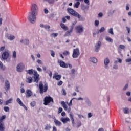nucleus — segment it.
<instances>
[{
  "mask_svg": "<svg viewBox=\"0 0 131 131\" xmlns=\"http://www.w3.org/2000/svg\"><path fill=\"white\" fill-rule=\"evenodd\" d=\"M38 15V7L35 4H32L31 6V12L29 13L28 20L33 24L36 21V16Z\"/></svg>",
  "mask_w": 131,
  "mask_h": 131,
  "instance_id": "nucleus-1",
  "label": "nucleus"
},
{
  "mask_svg": "<svg viewBox=\"0 0 131 131\" xmlns=\"http://www.w3.org/2000/svg\"><path fill=\"white\" fill-rule=\"evenodd\" d=\"M27 73L31 75L34 73V76L33 77L34 79V82L36 83H38L40 78H39V75L37 73V71L33 70V69H30L26 71Z\"/></svg>",
  "mask_w": 131,
  "mask_h": 131,
  "instance_id": "nucleus-2",
  "label": "nucleus"
},
{
  "mask_svg": "<svg viewBox=\"0 0 131 131\" xmlns=\"http://www.w3.org/2000/svg\"><path fill=\"white\" fill-rule=\"evenodd\" d=\"M39 89L40 95H43V93H47L48 92V83H45L43 85L42 82H39Z\"/></svg>",
  "mask_w": 131,
  "mask_h": 131,
  "instance_id": "nucleus-3",
  "label": "nucleus"
},
{
  "mask_svg": "<svg viewBox=\"0 0 131 131\" xmlns=\"http://www.w3.org/2000/svg\"><path fill=\"white\" fill-rule=\"evenodd\" d=\"M67 11L69 14L74 16V17H77L78 19H80L81 18V16L76 11H75L72 8H68Z\"/></svg>",
  "mask_w": 131,
  "mask_h": 131,
  "instance_id": "nucleus-4",
  "label": "nucleus"
},
{
  "mask_svg": "<svg viewBox=\"0 0 131 131\" xmlns=\"http://www.w3.org/2000/svg\"><path fill=\"white\" fill-rule=\"evenodd\" d=\"M43 101V105H45V106H48L51 102L54 103V99L50 96L45 97Z\"/></svg>",
  "mask_w": 131,
  "mask_h": 131,
  "instance_id": "nucleus-5",
  "label": "nucleus"
},
{
  "mask_svg": "<svg viewBox=\"0 0 131 131\" xmlns=\"http://www.w3.org/2000/svg\"><path fill=\"white\" fill-rule=\"evenodd\" d=\"M80 55V52H79V49L76 48L73 50L72 57L74 59L78 58Z\"/></svg>",
  "mask_w": 131,
  "mask_h": 131,
  "instance_id": "nucleus-6",
  "label": "nucleus"
},
{
  "mask_svg": "<svg viewBox=\"0 0 131 131\" xmlns=\"http://www.w3.org/2000/svg\"><path fill=\"white\" fill-rule=\"evenodd\" d=\"M16 70L18 72H22L25 68V66L23 63H19L16 68Z\"/></svg>",
  "mask_w": 131,
  "mask_h": 131,
  "instance_id": "nucleus-7",
  "label": "nucleus"
},
{
  "mask_svg": "<svg viewBox=\"0 0 131 131\" xmlns=\"http://www.w3.org/2000/svg\"><path fill=\"white\" fill-rule=\"evenodd\" d=\"M75 30L77 32V33H82L83 32V27L82 25H78L75 27Z\"/></svg>",
  "mask_w": 131,
  "mask_h": 131,
  "instance_id": "nucleus-8",
  "label": "nucleus"
},
{
  "mask_svg": "<svg viewBox=\"0 0 131 131\" xmlns=\"http://www.w3.org/2000/svg\"><path fill=\"white\" fill-rule=\"evenodd\" d=\"M73 29H74V26H71L70 27V30H68L65 34H64V36H70L71 35V33H72L73 31Z\"/></svg>",
  "mask_w": 131,
  "mask_h": 131,
  "instance_id": "nucleus-9",
  "label": "nucleus"
},
{
  "mask_svg": "<svg viewBox=\"0 0 131 131\" xmlns=\"http://www.w3.org/2000/svg\"><path fill=\"white\" fill-rule=\"evenodd\" d=\"M16 102L17 103H18V104H19V105L21 106V107H23V108L25 109L26 111L28 110V109L27 108V107H26V106L24 105V104L23 103L22 101H21V99L20 98H17L16 99Z\"/></svg>",
  "mask_w": 131,
  "mask_h": 131,
  "instance_id": "nucleus-10",
  "label": "nucleus"
},
{
  "mask_svg": "<svg viewBox=\"0 0 131 131\" xmlns=\"http://www.w3.org/2000/svg\"><path fill=\"white\" fill-rule=\"evenodd\" d=\"M58 63L59 64V66L62 68H67L68 67V64L65 63L63 61L58 60Z\"/></svg>",
  "mask_w": 131,
  "mask_h": 131,
  "instance_id": "nucleus-11",
  "label": "nucleus"
},
{
  "mask_svg": "<svg viewBox=\"0 0 131 131\" xmlns=\"http://www.w3.org/2000/svg\"><path fill=\"white\" fill-rule=\"evenodd\" d=\"M9 55L10 54L9 53V52L8 51L4 52L2 54V58L3 60H7V59L9 58Z\"/></svg>",
  "mask_w": 131,
  "mask_h": 131,
  "instance_id": "nucleus-12",
  "label": "nucleus"
},
{
  "mask_svg": "<svg viewBox=\"0 0 131 131\" xmlns=\"http://www.w3.org/2000/svg\"><path fill=\"white\" fill-rule=\"evenodd\" d=\"M11 87V84L9 82V80H6L5 81V90L8 92L9 90H10V88Z\"/></svg>",
  "mask_w": 131,
  "mask_h": 131,
  "instance_id": "nucleus-13",
  "label": "nucleus"
},
{
  "mask_svg": "<svg viewBox=\"0 0 131 131\" xmlns=\"http://www.w3.org/2000/svg\"><path fill=\"white\" fill-rule=\"evenodd\" d=\"M62 77V75H58V73H55L53 76V78L56 79V80H60Z\"/></svg>",
  "mask_w": 131,
  "mask_h": 131,
  "instance_id": "nucleus-14",
  "label": "nucleus"
},
{
  "mask_svg": "<svg viewBox=\"0 0 131 131\" xmlns=\"http://www.w3.org/2000/svg\"><path fill=\"white\" fill-rule=\"evenodd\" d=\"M60 120L64 124L67 123V122H70V119H69V118L68 117H67V118L62 117L60 119Z\"/></svg>",
  "mask_w": 131,
  "mask_h": 131,
  "instance_id": "nucleus-15",
  "label": "nucleus"
},
{
  "mask_svg": "<svg viewBox=\"0 0 131 131\" xmlns=\"http://www.w3.org/2000/svg\"><path fill=\"white\" fill-rule=\"evenodd\" d=\"M101 45L102 43L101 42V41H99L98 43L95 45V52H99V50H100V48Z\"/></svg>",
  "mask_w": 131,
  "mask_h": 131,
  "instance_id": "nucleus-16",
  "label": "nucleus"
},
{
  "mask_svg": "<svg viewBox=\"0 0 131 131\" xmlns=\"http://www.w3.org/2000/svg\"><path fill=\"white\" fill-rule=\"evenodd\" d=\"M106 29H105V28L104 27H101V28L99 30L98 32H96V33H93V36L94 37H96V34H99V32L100 33H102V32H104V30H105Z\"/></svg>",
  "mask_w": 131,
  "mask_h": 131,
  "instance_id": "nucleus-17",
  "label": "nucleus"
},
{
  "mask_svg": "<svg viewBox=\"0 0 131 131\" xmlns=\"http://www.w3.org/2000/svg\"><path fill=\"white\" fill-rule=\"evenodd\" d=\"M27 94L26 95V98H30L32 96V92L31 90L30 89H28L26 90Z\"/></svg>",
  "mask_w": 131,
  "mask_h": 131,
  "instance_id": "nucleus-18",
  "label": "nucleus"
},
{
  "mask_svg": "<svg viewBox=\"0 0 131 131\" xmlns=\"http://www.w3.org/2000/svg\"><path fill=\"white\" fill-rule=\"evenodd\" d=\"M61 104L62 105L64 110H66V111H67V110H68V106H67V104H66V102H65L64 101H61Z\"/></svg>",
  "mask_w": 131,
  "mask_h": 131,
  "instance_id": "nucleus-19",
  "label": "nucleus"
},
{
  "mask_svg": "<svg viewBox=\"0 0 131 131\" xmlns=\"http://www.w3.org/2000/svg\"><path fill=\"white\" fill-rule=\"evenodd\" d=\"M60 27L63 29V30H68V27H67V26H66L65 24H63V23H60Z\"/></svg>",
  "mask_w": 131,
  "mask_h": 131,
  "instance_id": "nucleus-20",
  "label": "nucleus"
},
{
  "mask_svg": "<svg viewBox=\"0 0 131 131\" xmlns=\"http://www.w3.org/2000/svg\"><path fill=\"white\" fill-rule=\"evenodd\" d=\"M33 80V79H32V77H27L26 78V82H27V83H31V82H32V81Z\"/></svg>",
  "mask_w": 131,
  "mask_h": 131,
  "instance_id": "nucleus-21",
  "label": "nucleus"
},
{
  "mask_svg": "<svg viewBox=\"0 0 131 131\" xmlns=\"http://www.w3.org/2000/svg\"><path fill=\"white\" fill-rule=\"evenodd\" d=\"M54 123H55L56 126H61V125L62 124V123L61 122L59 121L57 119H54Z\"/></svg>",
  "mask_w": 131,
  "mask_h": 131,
  "instance_id": "nucleus-22",
  "label": "nucleus"
},
{
  "mask_svg": "<svg viewBox=\"0 0 131 131\" xmlns=\"http://www.w3.org/2000/svg\"><path fill=\"white\" fill-rule=\"evenodd\" d=\"M21 43H24V45H29V40L28 39H25L24 42H23V39L20 40Z\"/></svg>",
  "mask_w": 131,
  "mask_h": 131,
  "instance_id": "nucleus-23",
  "label": "nucleus"
},
{
  "mask_svg": "<svg viewBox=\"0 0 131 131\" xmlns=\"http://www.w3.org/2000/svg\"><path fill=\"white\" fill-rule=\"evenodd\" d=\"M12 102H13V98H10L8 100L5 101L4 105H9V104H11Z\"/></svg>",
  "mask_w": 131,
  "mask_h": 131,
  "instance_id": "nucleus-24",
  "label": "nucleus"
},
{
  "mask_svg": "<svg viewBox=\"0 0 131 131\" xmlns=\"http://www.w3.org/2000/svg\"><path fill=\"white\" fill-rule=\"evenodd\" d=\"M110 63V60L109 58H106L104 59V65L106 66L105 68H106L107 66Z\"/></svg>",
  "mask_w": 131,
  "mask_h": 131,
  "instance_id": "nucleus-25",
  "label": "nucleus"
},
{
  "mask_svg": "<svg viewBox=\"0 0 131 131\" xmlns=\"http://www.w3.org/2000/svg\"><path fill=\"white\" fill-rule=\"evenodd\" d=\"M5 129V125L4 124V123L0 122V131H4Z\"/></svg>",
  "mask_w": 131,
  "mask_h": 131,
  "instance_id": "nucleus-26",
  "label": "nucleus"
},
{
  "mask_svg": "<svg viewBox=\"0 0 131 131\" xmlns=\"http://www.w3.org/2000/svg\"><path fill=\"white\" fill-rule=\"evenodd\" d=\"M90 60L92 63H94V64H96L97 62H98V59L95 57H91L90 58Z\"/></svg>",
  "mask_w": 131,
  "mask_h": 131,
  "instance_id": "nucleus-27",
  "label": "nucleus"
},
{
  "mask_svg": "<svg viewBox=\"0 0 131 131\" xmlns=\"http://www.w3.org/2000/svg\"><path fill=\"white\" fill-rule=\"evenodd\" d=\"M123 111L125 114H128L129 113V109L127 107L124 108Z\"/></svg>",
  "mask_w": 131,
  "mask_h": 131,
  "instance_id": "nucleus-28",
  "label": "nucleus"
},
{
  "mask_svg": "<svg viewBox=\"0 0 131 131\" xmlns=\"http://www.w3.org/2000/svg\"><path fill=\"white\" fill-rule=\"evenodd\" d=\"M105 39L106 41H108V42H113V39L110 37H106Z\"/></svg>",
  "mask_w": 131,
  "mask_h": 131,
  "instance_id": "nucleus-29",
  "label": "nucleus"
},
{
  "mask_svg": "<svg viewBox=\"0 0 131 131\" xmlns=\"http://www.w3.org/2000/svg\"><path fill=\"white\" fill-rule=\"evenodd\" d=\"M70 118L72 120V123H74V118H73V115H72V113H70Z\"/></svg>",
  "mask_w": 131,
  "mask_h": 131,
  "instance_id": "nucleus-30",
  "label": "nucleus"
},
{
  "mask_svg": "<svg viewBox=\"0 0 131 131\" xmlns=\"http://www.w3.org/2000/svg\"><path fill=\"white\" fill-rule=\"evenodd\" d=\"M6 115H3L2 117H0V123H4V122L3 121V120H4V119H6Z\"/></svg>",
  "mask_w": 131,
  "mask_h": 131,
  "instance_id": "nucleus-31",
  "label": "nucleus"
},
{
  "mask_svg": "<svg viewBox=\"0 0 131 131\" xmlns=\"http://www.w3.org/2000/svg\"><path fill=\"white\" fill-rule=\"evenodd\" d=\"M8 39H9V40H14V39H15V36L10 35L8 37Z\"/></svg>",
  "mask_w": 131,
  "mask_h": 131,
  "instance_id": "nucleus-32",
  "label": "nucleus"
},
{
  "mask_svg": "<svg viewBox=\"0 0 131 131\" xmlns=\"http://www.w3.org/2000/svg\"><path fill=\"white\" fill-rule=\"evenodd\" d=\"M45 129L46 130H50V129H51V125L47 124L45 126Z\"/></svg>",
  "mask_w": 131,
  "mask_h": 131,
  "instance_id": "nucleus-33",
  "label": "nucleus"
},
{
  "mask_svg": "<svg viewBox=\"0 0 131 131\" xmlns=\"http://www.w3.org/2000/svg\"><path fill=\"white\" fill-rule=\"evenodd\" d=\"M79 5H80V2H77L74 4V8H78L79 7Z\"/></svg>",
  "mask_w": 131,
  "mask_h": 131,
  "instance_id": "nucleus-34",
  "label": "nucleus"
},
{
  "mask_svg": "<svg viewBox=\"0 0 131 131\" xmlns=\"http://www.w3.org/2000/svg\"><path fill=\"white\" fill-rule=\"evenodd\" d=\"M108 33L110 34H112V35H114V33L113 32V28H111L109 30H108Z\"/></svg>",
  "mask_w": 131,
  "mask_h": 131,
  "instance_id": "nucleus-35",
  "label": "nucleus"
},
{
  "mask_svg": "<svg viewBox=\"0 0 131 131\" xmlns=\"http://www.w3.org/2000/svg\"><path fill=\"white\" fill-rule=\"evenodd\" d=\"M4 110L5 111V112H9V111H10V107L8 106H5L4 107Z\"/></svg>",
  "mask_w": 131,
  "mask_h": 131,
  "instance_id": "nucleus-36",
  "label": "nucleus"
},
{
  "mask_svg": "<svg viewBox=\"0 0 131 131\" xmlns=\"http://www.w3.org/2000/svg\"><path fill=\"white\" fill-rule=\"evenodd\" d=\"M70 53H69V51H66L64 52H63V56H69V55H70Z\"/></svg>",
  "mask_w": 131,
  "mask_h": 131,
  "instance_id": "nucleus-37",
  "label": "nucleus"
},
{
  "mask_svg": "<svg viewBox=\"0 0 131 131\" xmlns=\"http://www.w3.org/2000/svg\"><path fill=\"white\" fill-rule=\"evenodd\" d=\"M94 24L96 27H98L99 26V24H100V21H99L98 20H95Z\"/></svg>",
  "mask_w": 131,
  "mask_h": 131,
  "instance_id": "nucleus-38",
  "label": "nucleus"
},
{
  "mask_svg": "<svg viewBox=\"0 0 131 131\" xmlns=\"http://www.w3.org/2000/svg\"><path fill=\"white\" fill-rule=\"evenodd\" d=\"M119 48L121 50H124V49H125V46L123 45H119Z\"/></svg>",
  "mask_w": 131,
  "mask_h": 131,
  "instance_id": "nucleus-39",
  "label": "nucleus"
},
{
  "mask_svg": "<svg viewBox=\"0 0 131 131\" xmlns=\"http://www.w3.org/2000/svg\"><path fill=\"white\" fill-rule=\"evenodd\" d=\"M62 111H63V108H62V107H59V108H58V114H60V113H62Z\"/></svg>",
  "mask_w": 131,
  "mask_h": 131,
  "instance_id": "nucleus-40",
  "label": "nucleus"
},
{
  "mask_svg": "<svg viewBox=\"0 0 131 131\" xmlns=\"http://www.w3.org/2000/svg\"><path fill=\"white\" fill-rule=\"evenodd\" d=\"M62 91L63 96H66V95L67 94V93H66V90H65L64 89H62Z\"/></svg>",
  "mask_w": 131,
  "mask_h": 131,
  "instance_id": "nucleus-41",
  "label": "nucleus"
},
{
  "mask_svg": "<svg viewBox=\"0 0 131 131\" xmlns=\"http://www.w3.org/2000/svg\"><path fill=\"white\" fill-rule=\"evenodd\" d=\"M37 62L38 63V64H39V65H42V61H41V60L40 59H38L37 60Z\"/></svg>",
  "mask_w": 131,
  "mask_h": 131,
  "instance_id": "nucleus-42",
  "label": "nucleus"
},
{
  "mask_svg": "<svg viewBox=\"0 0 131 131\" xmlns=\"http://www.w3.org/2000/svg\"><path fill=\"white\" fill-rule=\"evenodd\" d=\"M13 58H14L15 59L17 58V54L16 53V51H14L13 53Z\"/></svg>",
  "mask_w": 131,
  "mask_h": 131,
  "instance_id": "nucleus-43",
  "label": "nucleus"
},
{
  "mask_svg": "<svg viewBox=\"0 0 131 131\" xmlns=\"http://www.w3.org/2000/svg\"><path fill=\"white\" fill-rule=\"evenodd\" d=\"M0 68H1V69H2L3 70H5V68H4L3 66V63L2 62V61H0Z\"/></svg>",
  "mask_w": 131,
  "mask_h": 131,
  "instance_id": "nucleus-44",
  "label": "nucleus"
},
{
  "mask_svg": "<svg viewBox=\"0 0 131 131\" xmlns=\"http://www.w3.org/2000/svg\"><path fill=\"white\" fill-rule=\"evenodd\" d=\"M59 34H58V33H52L51 34V35H53V36H54V37H57V36H58Z\"/></svg>",
  "mask_w": 131,
  "mask_h": 131,
  "instance_id": "nucleus-45",
  "label": "nucleus"
},
{
  "mask_svg": "<svg viewBox=\"0 0 131 131\" xmlns=\"http://www.w3.org/2000/svg\"><path fill=\"white\" fill-rule=\"evenodd\" d=\"M49 4H54L55 3V0H48Z\"/></svg>",
  "mask_w": 131,
  "mask_h": 131,
  "instance_id": "nucleus-46",
  "label": "nucleus"
},
{
  "mask_svg": "<svg viewBox=\"0 0 131 131\" xmlns=\"http://www.w3.org/2000/svg\"><path fill=\"white\" fill-rule=\"evenodd\" d=\"M36 104H35V102L33 101L32 102H31V106L32 107H34L35 106Z\"/></svg>",
  "mask_w": 131,
  "mask_h": 131,
  "instance_id": "nucleus-47",
  "label": "nucleus"
},
{
  "mask_svg": "<svg viewBox=\"0 0 131 131\" xmlns=\"http://www.w3.org/2000/svg\"><path fill=\"white\" fill-rule=\"evenodd\" d=\"M127 88H128V84H126L125 86L123 88V91H125Z\"/></svg>",
  "mask_w": 131,
  "mask_h": 131,
  "instance_id": "nucleus-48",
  "label": "nucleus"
},
{
  "mask_svg": "<svg viewBox=\"0 0 131 131\" xmlns=\"http://www.w3.org/2000/svg\"><path fill=\"white\" fill-rule=\"evenodd\" d=\"M51 56L53 58H55V52L54 51H51Z\"/></svg>",
  "mask_w": 131,
  "mask_h": 131,
  "instance_id": "nucleus-49",
  "label": "nucleus"
},
{
  "mask_svg": "<svg viewBox=\"0 0 131 131\" xmlns=\"http://www.w3.org/2000/svg\"><path fill=\"white\" fill-rule=\"evenodd\" d=\"M44 28H45V29H50V26L48 25H46L44 26Z\"/></svg>",
  "mask_w": 131,
  "mask_h": 131,
  "instance_id": "nucleus-50",
  "label": "nucleus"
},
{
  "mask_svg": "<svg viewBox=\"0 0 131 131\" xmlns=\"http://www.w3.org/2000/svg\"><path fill=\"white\" fill-rule=\"evenodd\" d=\"M5 49H6V47L5 46H2L0 48V51L2 52V51H4V50H5Z\"/></svg>",
  "mask_w": 131,
  "mask_h": 131,
  "instance_id": "nucleus-51",
  "label": "nucleus"
},
{
  "mask_svg": "<svg viewBox=\"0 0 131 131\" xmlns=\"http://www.w3.org/2000/svg\"><path fill=\"white\" fill-rule=\"evenodd\" d=\"M92 116H93V114H92V113H89L88 118H91V117H92Z\"/></svg>",
  "mask_w": 131,
  "mask_h": 131,
  "instance_id": "nucleus-52",
  "label": "nucleus"
},
{
  "mask_svg": "<svg viewBox=\"0 0 131 131\" xmlns=\"http://www.w3.org/2000/svg\"><path fill=\"white\" fill-rule=\"evenodd\" d=\"M61 116H62L63 117L66 116V113L65 112H62L61 113Z\"/></svg>",
  "mask_w": 131,
  "mask_h": 131,
  "instance_id": "nucleus-53",
  "label": "nucleus"
},
{
  "mask_svg": "<svg viewBox=\"0 0 131 131\" xmlns=\"http://www.w3.org/2000/svg\"><path fill=\"white\" fill-rule=\"evenodd\" d=\"M20 93L21 94H23L24 93H25V90H24V88H21L20 89Z\"/></svg>",
  "mask_w": 131,
  "mask_h": 131,
  "instance_id": "nucleus-54",
  "label": "nucleus"
},
{
  "mask_svg": "<svg viewBox=\"0 0 131 131\" xmlns=\"http://www.w3.org/2000/svg\"><path fill=\"white\" fill-rule=\"evenodd\" d=\"M126 28L128 31V33H130V28H128V27H126Z\"/></svg>",
  "mask_w": 131,
  "mask_h": 131,
  "instance_id": "nucleus-55",
  "label": "nucleus"
},
{
  "mask_svg": "<svg viewBox=\"0 0 131 131\" xmlns=\"http://www.w3.org/2000/svg\"><path fill=\"white\" fill-rule=\"evenodd\" d=\"M84 2L86 5H90V1L89 0H84Z\"/></svg>",
  "mask_w": 131,
  "mask_h": 131,
  "instance_id": "nucleus-56",
  "label": "nucleus"
},
{
  "mask_svg": "<svg viewBox=\"0 0 131 131\" xmlns=\"http://www.w3.org/2000/svg\"><path fill=\"white\" fill-rule=\"evenodd\" d=\"M62 84H63V81H60L59 82H58V85H62Z\"/></svg>",
  "mask_w": 131,
  "mask_h": 131,
  "instance_id": "nucleus-57",
  "label": "nucleus"
},
{
  "mask_svg": "<svg viewBox=\"0 0 131 131\" xmlns=\"http://www.w3.org/2000/svg\"><path fill=\"white\" fill-rule=\"evenodd\" d=\"M72 100H73V99H72L70 101V102H69V106H72Z\"/></svg>",
  "mask_w": 131,
  "mask_h": 131,
  "instance_id": "nucleus-58",
  "label": "nucleus"
},
{
  "mask_svg": "<svg viewBox=\"0 0 131 131\" xmlns=\"http://www.w3.org/2000/svg\"><path fill=\"white\" fill-rule=\"evenodd\" d=\"M98 17H103V13H102V12L99 13L98 14Z\"/></svg>",
  "mask_w": 131,
  "mask_h": 131,
  "instance_id": "nucleus-59",
  "label": "nucleus"
},
{
  "mask_svg": "<svg viewBox=\"0 0 131 131\" xmlns=\"http://www.w3.org/2000/svg\"><path fill=\"white\" fill-rule=\"evenodd\" d=\"M62 20V22H63V23H66V22L67 21V20L66 19V18L65 17H63Z\"/></svg>",
  "mask_w": 131,
  "mask_h": 131,
  "instance_id": "nucleus-60",
  "label": "nucleus"
},
{
  "mask_svg": "<svg viewBox=\"0 0 131 131\" xmlns=\"http://www.w3.org/2000/svg\"><path fill=\"white\" fill-rule=\"evenodd\" d=\"M37 70L38 71H39V72H41V71H42V70L41 69V68H39V67H38V68H37Z\"/></svg>",
  "mask_w": 131,
  "mask_h": 131,
  "instance_id": "nucleus-61",
  "label": "nucleus"
},
{
  "mask_svg": "<svg viewBox=\"0 0 131 131\" xmlns=\"http://www.w3.org/2000/svg\"><path fill=\"white\" fill-rule=\"evenodd\" d=\"M44 12H45V14H48V13H49V10H48V9H45Z\"/></svg>",
  "mask_w": 131,
  "mask_h": 131,
  "instance_id": "nucleus-62",
  "label": "nucleus"
},
{
  "mask_svg": "<svg viewBox=\"0 0 131 131\" xmlns=\"http://www.w3.org/2000/svg\"><path fill=\"white\" fill-rule=\"evenodd\" d=\"M126 96H130V92H126Z\"/></svg>",
  "mask_w": 131,
  "mask_h": 131,
  "instance_id": "nucleus-63",
  "label": "nucleus"
},
{
  "mask_svg": "<svg viewBox=\"0 0 131 131\" xmlns=\"http://www.w3.org/2000/svg\"><path fill=\"white\" fill-rule=\"evenodd\" d=\"M53 131H57V127H53Z\"/></svg>",
  "mask_w": 131,
  "mask_h": 131,
  "instance_id": "nucleus-64",
  "label": "nucleus"
}]
</instances>
